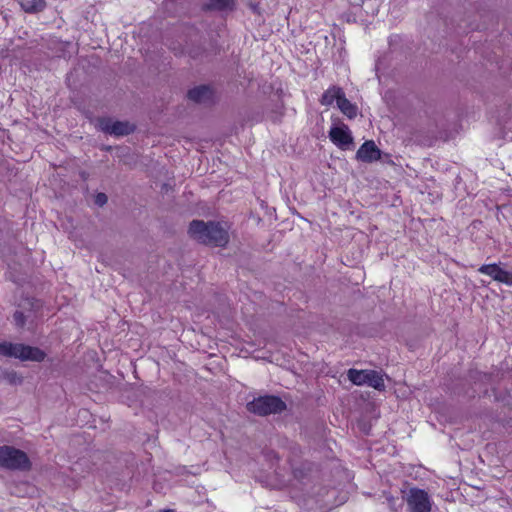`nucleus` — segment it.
<instances>
[{"label":"nucleus","mask_w":512,"mask_h":512,"mask_svg":"<svg viewBox=\"0 0 512 512\" xmlns=\"http://www.w3.org/2000/svg\"><path fill=\"white\" fill-rule=\"evenodd\" d=\"M189 235L196 241L217 245L224 237L223 228L220 222H204L202 220H194L189 226Z\"/></svg>","instance_id":"1"},{"label":"nucleus","mask_w":512,"mask_h":512,"mask_svg":"<svg viewBox=\"0 0 512 512\" xmlns=\"http://www.w3.org/2000/svg\"><path fill=\"white\" fill-rule=\"evenodd\" d=\"M251 413L259 416L281 413L286 410V403L278 396L265 395L255 398L247 404Z\"/></svg>","instance_id":"2"},{"label":"nucleus","mask_w":512,"mask_h":512,"mask_svg":"<svg viewBox=\"0 0 512 512\" xmlns=\"http://www.w3.org/2000/svg\"><path fill=\"white\" fill-rule=\"evenodd\" d=\"M0 355L15 357L23 361L30 360L37 362L45 358V353L39 348L8 342L0 343Z\"/></svg>","instance_id":"3"},{"label":"nucleus","mask_w":512,"mask_h":512,"mask_svg":"<svg viewBox=\"0 0 512 512\" xmlns=\"http://www.w3.org/2000/svg\"><path fill=\"white\" fill-rule=\"evenodd\" d=\"M0 466L11 470H25L30 461L25 452L11 446L0 447Z\"/></svg>","instance_id":"4"},{"label":"nucleus","mask_w":512,"mask_h":512,"mask_svg":"<svg viewBox=\"0 0 512 512\" xmlns=\"http://www.w3.org/2000/svg\"><path fill=\"white\" fill-rule=\"evenodd\" d=\"M348 379L355 385H368L382 391L385 389L383 376L380 372L374 370H356L348 371Z\"/></svg>","instance_id":"5"},{"label":"nucleus","mask_w":512,"mask_h":512,"mask_svg":"<svg viewBox=\"0 0 512 512\" xmlns=\"http://www.w3.org/2000/svg\"><path fill=\"white\" fill-rule=\"evenodd\" d=\"M405 502L408 512H431L432 510L430 495L420 488H410L406 494Z\"/></svg>","instance_id":"6"},{"label":"nucleus","mask_w":512,"mask_h":512,"mask_svg":"<svg viewBox=\"0 0 512 512\" xmlns=\"http://www.w3.org/2000/svg\"><path fill=\"white\" fill-rule=\"evenodd\" d=\"M98 127L101 131L115 136L128 135L134 130V126L125 121H114L110 118L98 120Z\"/></svg>","instance_id":"7"},{"label":"nucleus","mask_w":512,"mask_h":512,"mask_svg":"<svg viewBox=\"0 0 512 512\" xmlns=\"http://www.w3.org/2000/svg\"><path fill=\"white\" fill-rule=\"evenodd\" d=\"M478 272L488 275L494 281L512 286V270H505L500 264H484L478 268Z\"/></svg>","instance_id":"8"},{"label":"nucleus","mask_w":512,"mask_h":512,"mask_svg":"<svg viewBox=\"0 0 512 512\" xmlns=\"http://www.w3.org/2000/svg\"><path fill=\"white\" fill-rule=\"evenodd\" d=\"M330 140L342 150H346L353 143V137L347 125L334 126L329 131Z\"/></svg>","instance_id":"9"},{"label":"nucleus","mask_w":512,"mask_h":512,"mask_svg":"<svg viewBox=\"0 0 512 512\" xmlns=\"http://www.w3.org/2000/svg\"><path fill=\"white\" fill-rule=\"evenodd\" d=\"M381 150L373 140L365 141L356 152V159L365 163H372L381 158Z\"/></svg>","instance_id":"10"},{"label":"nucleus","mask_w":512,"mask_h":512,"mask_svg":"<svg viewBox=\"0 0 512 512\" xmlns=\"http://www.w3.org/2000/svg\"><path fill=\"white\" fill-rule=\"evenodd\" d=\"M188 98L196 103L206 104L213 100L214 90L208 85H200L188 91Z\"/></svg>","instance_id":"11"},{"label":"nucleus","mask_w":512,"mask_h":512,"mask_svg":"<svg viewBox=\"0 0 512 512\" xmlns=\"http://www.w3.org/2000/svg\"><path fill=\"white\" fill-rule=\"evenodd\" d=\"M344 95V92L342 88L338 86H332L329 89H327L321 99L320 103L324 106H330L333 104L334 101L338 104L339 98Z\"/></svg>","instance_id":"12"},{"label":"nucleus","mask_w":512,"mask_h":512,"mask_svg":"<svg viewBox=\"0 0 512 512\" xmlns=\"http://www.w3.org/2000/svg\"><path fill=\"white\" fill-rule=\"evenodd\" d=\"M338 108L341 112L346 115L349 119H353L357 116V106L351 103L346 97L345 94L339 98Z\"/></svg>","instance_id":"13"},{"label":"nucleus","mask_w":512,"mask_h":512,"mask_svg":"<svg viewBox=\"0 0 512 512\" xmlns=\"http://www.w3.org/2000/svg\"><path fill=\"white\" fill-rule=\"evenodd\" d=\"M20 6L27 13H36L46 7V2L45 0H21Z\"/></svg>","instance_id":"14"},{"label":"nucleus","mask_w":512,"mask_h":512,"mask_svg":"<svg viewBox=\"0 0 512 512\" xmlns=\"http://www.w3.org/2000/svg\"><path fill=\"white\" fill-rule=\"evenodd\" d=\"M385 500L392 512H398L399 509L402 507L405 498L401 500L397 497L387 494L385 495Z\"/></svg>","instance_id":"15"},{"label":"nucleus","mask_w":512,"mask_h":512,"mask_svg":"<svg viewBox=\"0 0 512 512\" xmlns=\"http://www.w3.org/2000/svg\"><path fill=\"white\" fill-rule=\"evenodd\" d=\"M204 8L209 11H222L224 9V0H209Z\"/></svg>","instance_id":"16"},{"label":"nucleus","mask_w":512,"mask_h":512,"mask_svg":"<svg viewBox=\"0 0 512 512\" xmlns=\"http://www.w3.org/2000/svg\"><path fill=\"white\" fill-rule=\"evenodd\" d=\"M107 196L106 194L104 193H98L96 196H95V203L98 205V206H103L104 204L107 203Z\"/></svg>","instance_id":"17"},{"label":"nucleus","mask_w":512,"mask_h":512,"mask_svg":"<svg viewBox=\"0 0 512 512\" xmlns=\"http://www.w3.org/2000/svg\"><path fill=\"white\" fill-rule=\"evenodd\" d=\"M14 321L18 326H22L24 324V315L22 312H15L14 314Z\"/></svg>","instance_id":"18"},{"label":"nucleus","mask_w":512,"mask_h":512,"mask_svg":"<svg viewBox=\"0 0 512 512\" xmlns=\"http://www.w3.org/2000/svg\"><path fill=\"white\" fill-rule=\"evenodd\" d=\"M234 8V1L233 0H226V11L232 10Z\"/></svg>","instance_id":"19"},{"label":"nucleus","mask_w":512,"mask_h":512,"mask_svg":"<svg viewBox=\"0 0 512 512\" xmlns=\"http://www.w3.org/2000/svg\"><path fill=\"white\" fill-rule=\"evenodd\" d=\"M250 7H251V9H252L254 12L259 13V11H258V4H252V3H251V4H250Z\"/></svg>","instance_id":"20"},{"label":"nucleus","mask_w":512,"mask_h":512,"mask_svg":"<svg viewBox=\"0 0 512 512\" xmlns=\"http://www.w3.org/2000/svg\"><path fill=\"white\" fill-rule=\"evenodd\" d=\"M163 512H175V511L168 509V510H164Z\"/></svg>","instance_id":"21"}]
</instances>
